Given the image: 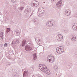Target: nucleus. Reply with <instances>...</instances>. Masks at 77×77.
<instances>
[{
	"instance_id": "nucleus-13",
	"label": "nucleus",
	"mask_w": 77,
	"mask_h": 77,
	"mask_svg": "<svg viewBox=\"0 0 77 77\" xmlns=\"http://www.w3.org/2000/svg\"><path fill=\"white\" fill-rule=\"evenodd\" d=\"M36 51V53H34L33 54V59L34 60H35V59H36V58H37V57H36V54H37V52L36 51Z\"/></svg>"
},
{
	"instance_id": "nucleus-16",
	"label": "nucleus",
	"mask_w": 77,
	"mask_h": 77,
	"mask_svg": "<svg viewBox=\"0 0 77 77\" xmlns=\"http://www.w3.org/2000/svg\"><path fill=\"white\" fill-rule=\"evenodd\" d=\"M72 29L74 30H77V25H74L72 26Z\"/></svg>"
},
{
	"instance_id": "nucleus-34",
	"label": "nucleus",
	"mask_w": 77,
	"mask_h": 77,
	"mask_svg": "<svg viewBox=\"0 0 77 77\" xmlns=\"http://www.w3.org/2000/svg\"><path fill=\"white\" fill-rule=\"evenodd\" d=\"M28 44H32V42H28Z\"/></svg>"
},
{
	"instance_id": "nucleus-14",
	"label": "nucleus",
	"mask_w": 77,
	"mask_h": 77,
	"mask_svg": "<svg viewBox=\"0 0 77 77\" xmlns=\"http://www.w3.org/2000/svg\"><path fill=\"white\" fill-rule=\"evenodd\" d=\"M26 40H24L23 41L22 44H21V45H22V47L24 46V45H26Z\"/></svg>"
},
{
	"instance_id": "nucleus-12",
	"label": "nucleus",
	"mask_w": 77,
	"mask_h": 77,
	"mask_svg": "<svg viewBox=\"0 0 77 77\" xmlns=\"http://www.w3.org/2000/svg\"><path fill=\"white\" fill-rule=\"evenodd\" d=\"M61 3H62V2H59L56 4V6L58 8H60V6H61Z\"/></svg>"
},
{
	"instance_id": "nucleus-17",
	"label": "nucleus",
	"mask_w": 77,
	"mask_h": 77,
	"mask_svg": "<svg viewBox=\"0 0 77 77\" xmlns=\"http://www.w3.org/2000/svg\"><path fill=\"white\" fill-rule=\"evenodd\" d=\"M53 68L55 71H57V70H58V67H57V65H54Z\"/></svg>"
},
{
	"instance_id": "nucleus-11",
	"label": "nucleus",
	"mask_w": 77,
	"mask_h": 77,
	"mask_svg": "<svg viewBox=\"0 0 77 77\" xmlns=\"http://www.w3.org/2000/svg\"><path fill=\"white\" fill-rule=\"evenodd\" d=\"M71 39L72 41H76V37L74 35H72L71 37Z\"/></svg>"
},
{
	"instance_id": "nucleus-7",
	"label": "nucleus",
	"mask_w": 77,
	"mask_h": 77,
	"mask_svg": "<svg viewBox=\"0 0 77 77\" xmlns=\"http://www.w3.org/2000/svg\"><path fill=\"white\" fill-rule=\"evenodd\" d=\"M31 12V9L30 8H28L27 9L25 10L24 12L26 14H28L29 12Z\"/></svg>"
},
{
	"instance_id": "nucleus-26",
	"label": "nucleus",
	"mask_w": 77,
	"mask_h": 77,
	"mask_svg": "<svg viewBox=\"0 0 77 77\" xmlns=\"http://www.w3.org/2000/svg\"><path fill=\"white\" fill-rule=\"evenodd\" d=\"M6 65L8 66H9V65H10V63H9V62H8L6 63Z\"/></svg>"
},
{
	"instance_id": "nucleus-19",
	"label": "nucleus",
	"mask_w": 77,
	"mask_h": 77,
	"mask_svg": "<svg viewBox=\"0 0 77 77\" xmlns=\"http://www.w3.org/2000/svg\"><path fill=\"white\" fill-rule=\"evenodd\" d=\"M15 42L14 43V41H13L12 42L13 44H17V43H19V41H18V39L15 40Z\"/></svg>"
},
{
	"instance_id": "nucleus-10",
	"label": "nucleus",
	"mask_w": 77,
	"mask_h": 77,
	"mask_svg": "<svg viewBox=\"0 0 77 77\" xmlns=\"http://www.w3.org/2000/svg\"><path fill=\"white\" fill-rule=\"evenodd\" d=\"M65 14L66 15H69L71 14V11L69 10H67L65 11Z\"/></svg>"
},
{
	"instance_id": "nucleus-33",
	"label": "nucleus",
	"mask_w": 77,
	"mask_h": 77,
	"mask_svg": "<svg viewBox=\"0 0 77 77\" xmlns=\"http://www.w3.org/2000/svg\"><path fill=\"white\" fill-rule=\"evenodd\" d=\"M2 46H3V45H2V42H0V47H2Z\"/></svg>"
},
{
	"instance_id": "nucleus-27",
	"label": "nucleus",
	"mask_w": 77,
	"mask_h": 77,
	"mask_svg": "<svg viewBox=\"0 0 77 77\" xmlns=\"http://www.w3.org/2000/svg\"><path fill=\"white\" fill-rule=\"evenodd\" d=\"M64 32L65 33H66V32H68V29H64Z\"/></svg>"
},
{
	"instance_id": "nucleus-38",
	"label": "nucleus",
	"mask_w": 77,
	"mask_h": 77,
	"mask_svg": "<svg viewBox=\"0 0 77 77\" xmlns=\"http://www.w3.org/2000/svg\"><path fill=\"white\" fill-rule=\"evenodd\" d=\"M35 77V75H34L32 76V77Z\"/></svg>"
},
{
	"instance_id": "nucleus-39",
	"label": "nucleus",
	"mask_w": 77,
	"mask_h": 77,
	"mask_svg": "<svg viewBox=\"0 0 77 77\" xmlns=\"http://www.w3.org/2000/svg\"><path fill=\"white\" fill-rule=\"evenodd\" d=\"M44 3H45V2H44Z\"/></svg>"
},
{
	"instance_id": "nucleus-21",
	"label": "nucleus",
	"mask_w": 77,
	"mask_h": 77,
	"mask_svg": "<svg viewBox=\"0 0 77 77\" xmlns=\"http://www.w3.org/2000/svg\"><path fill=\"white\" fill-rule=\"evenodd\" d=\"M10 30L11 29L10 28H7L6 29V32L7 33H8V32H9Z\"/></svg>"
},
{
	"instance_id": "nucleus-32",
	"label": "nucleus",
	"mask_w": 77,
	"mask_h": 77,
	"mask_svg": "<svg viewBox=\"0 0 77 77\" xmlns=\"http://www.w3.org/2000/svg\"><path fill=\"white\" fill-rule=\"evenodd\" d=\"M7 45H8V43H5L4 45V46L5 47H7Z\"/></svg>"
},
{
	"instance_id": "nucleus-30",
	"label": "nucleus",
	"mask_w": 77,
	"mask_h": 77,
	"mask_svg": "<svg viewBox=\"0 0 77 77\" xmlns=\"http://www.w3.org/2000/svg\"><path fill=\"white\" fill-rule=\"evenodd\" d=\"M11 1L12 3H15L16 2V0H11Z\"/></svg>"
},
{
	"instance_id": "nucleus-8",
	"label": "nucleus",
	"mask_w": 77,
	"mask_h": 77,
	"mask_svg": "<svg viewBox=\"0 0 77 77\" xmlns=\"http://www.w3.org/2000/svg\"><path fill=\"white\" fill-rule=\"evenodd\" d=\"M43 72L48 75H50V74H51V72L50 70L47 69V68L46 69V70H45V71Z\"/></svg>"
},
{
	"instance_id": "nucleus-25",
	"label": "nucleus",
	"mask_w": 77,
	"mask_h": 77,
	"mask_svg": "<svg viewBox=\"0 0 77 77\" xmlns=\"http://www.w3.org/2000/svg\"><path fill=\"white\" fill-rule=\"evenodd\" d=\"M40 40H39L38 41V42H37V44H38L39 45L41 44V42Z\"/></svg>"
},
{
	"instance_id": "nucleus-35",
	"label": "nucleus",
	"mask_w": 77,
	"mask_h": 77,
	"mask_svg": "<svg viewBox=\"0 0 77 77\" xmlns=\"http://www.w3.org/2000/svg\"><path fill=\"white\" fill-rule=\"evenodd\" d=\"M56 0H51V2H55Z\"/></svg>"
},
{
	"instance_id": "nucleus-20",
	"label": "nucleus",
	"mask_w": 77,
	"mask_h": 77,
	"mask_svg": "<svg viewBox=\"0 0 77 77\" xmlns=\"http://www.w3.org/2000/svg\"><path fill=\"white\" fill-rule=\"evenodd\" d=\"M16 35H17V36L20 35V32H19V31H18V30H16Z\"/></svg>"
},
{
	"instance_id": "nucleus-29",
	"label": "nucleus",
	"mask_w": 77,
	"mask_h": 77,
	"mask_svg": "<svg viewBox=\"0 0 77 77\" xmlns=\"http://www.w3.org/2000/svg\"><path fill=\"white\" fill-rule=\"evenodd\" d=\"M23 9H24V7H21V8H20V10H21V11H22Z\"/></svg>"
},
{
	"instance_id": "nucleus-18",
	"label": "nucleus",
	"mask_w": 77,
	"mask_h": 77,
	"mask_svg": "<svg viewBox=\"0 0 77 77\" xmlns=\"http://www.w3.org/2000/svg\"><path fill=\"white\" fill-rule=\"evenodd\" d=\"M22 4L23 5V6H24L25 5H27V4H28V2H27V1H23Z\"/></svg>"
},
{
	"instance_id": "nucleus-37",
	"label": "nucleus",
	"mask_w": 77,
	"mask_h": 77,
	"mask_svg": "<svg viewBox=\"0 0 77 77\" xmlns=\"http://www.w3.org/2000/svg\"><path fill=\"white\" fill-rule=\"evenodd\" d=\"M35 25H37V24H38V23H35Z\"/></svg>"
},
{
	"instance_id": "nucleus-24",
	"label": "nucleus",
	"mask_w": 77,
	"mask_h": 77,
	"mask_svg": "<svg viewBox=\"0 0 77 77\" xmlns=\"http://www.w3.org/2000/svg\"><path fill=\"white\" fill-rule=\"evenodd\" d=\"M40 40V39H39V38H38V37H36L35 38V41H36V42L37 41L38 42V41H39Z\"/></svg>"
},
{
	"instance_id": "nucleus-9",
	"label": "nucleus",
	"mask_w": 77,
	"mask_h": 77,
	"mask_svg": "<svg viewBox=\"0 0 77 77\" xmlns=\"http://www.w3.org/2000/svg\"><path fill=\"white\" fill-rule=\"evenodd\" d=\"M25 48L26 51H29L31 50L32 49V48L29 46H26L25 47Z\"/></svg>"
},
{
	"instance_id": "nucleus-31",
	"label": "nucleus",
	"mask_w": 77,
	"mask_h": 77,
	"mask_svg": "<svg viewBox=\"0 0 77 77\" xmlns=\"http://www.w3.org/2000/svg\"><path fill=\"white\" fill-rule=\"evenodd\" d=\"M35 3V1H32L31 2V4L32 5H33V3Z\"/></svg>"
},
{
	"instance_id": "nucleus-1",
	"label": "nucleus",
	"mask_w": 77,
	"mask_h": 77,
	"mask_svg": "<svg viewBox=\"0 0 77 77\" xmlns=\"http://www.w3.org/2000/svg\"><path fill=\"white\" fill-rule=\"evenodd\" d=\"M44 13V8L42 7H40L38 11V15L40 16V15H43V14Z\"/></svg>"
},
{
	"instance_id": "nucleus-23",
	"label": "nucleus",
	"mask_w": 77,
	"mask_h": 77,
	"mask_svg": "<svg viewBox=\"0 0 77 77\" xmlns=\"http://www.w3.org/2000/svg\"><path fill=\"white\" fill-rule=\"evenodd\" d=\"M33 21H34V22H35V23H36L37 22V20H38V19H37V18H33Z\"/></svg>"
},
{
	"instance_id": "nucleus-28",
	"label": "nucleus",
	"mask_w": 77,
	"mask_h": 77,
	"mask_svg": "<svg viewBox=\"0 0 77 77\" xmlns=\"http://www.w3.org/2000/svg\"><path fill=\"white\" fill-rule=\"evenodd\" d=\"M32 6H34V7H36V6L35 5V4L34 3H33V4H32Z\"/></svg>"
},
{
	"instance_id": "nucleus-5",
	"label": "nucleus",
	"mask_w": 77,
	"mask_h": 77,
	"mask_svg": "<svg viewBox=\"0 0 77 77\" xmlns=\"http://www.w3.org/2000/svg\"><path fill=\"white\" fill-rule=\"evenodd\" d=\"M46 25L49 27H52V26H53V22L52 21H49L47 23Z\"/></svg>"
},
{
	"instance_id": "nucleus-40",
	"label": "nucleus",
	"mask_w": 77,
	"mask_h": 77,
	"mask_svg": "<svg viewBox=\"0 0 77 77\" xmlns=\"http://www.w3.org/2000/svg\"><path fill=\"white\" fill-rule=\"evenodd\" d=\"M48 40V41H49V40Z\"/></svg>"
},
{
	"instance_id": "nucleus-6",
	"label": "nucleus",
	"mask_w": 77,
	"mask_h": 77,
	"mask_svg": "<svg viewBox=\"0 0 77 77\" xmlns=\"http://www.w3.org/2000/svg\"><path fill=\"white\" fill-rule=\"evenodd\" d=\"M57 39L59 41H62L63 38V36L60 34L57 35Z\"/></svg>"
},
{
	"instance_id": "nucleus-22",
	"label": "nucleus",
	"mask_w": 77,
	"mask_h": 77,
	"mask_svg": "<svg viewBox=\"0 0 77 77\" xmlns=\"http://www.w3.org/2000/svg\"><path fill=\"white\" fill-rule=\"evenodd\" d=\"M3 36V32H1V33L0 34V37L2 38Z\"/></svg>"
},
{
	"instance_id": "nucleus-2",
	"label": "nucleus",
	"mask_w": 77,
	"mask_h": 77,
	"mask_svg": "<svg viewBox=\"0 0 77 77\" xmlns=\"http://www.w3.org/2000/svg\"><path fill=\"white\" fill-rule=\"evenodd\" d=\"M48 59V62H50L51 63H52L54 61V57H53V56L52 55H49L47 58Z\"/></svg>"
},
{
	"instance_id": "nucleus-4",
	"label": "nucleus",
	"mask_w": 77,
	"mask_h": 77,
	"mask_svg": "<svg viewBox=\"0 0 77 77\" xmlns=\"http://www.w3.org/2000/svg\"><path fill=\"white\" fill-rule=\"evenodd\" d=\"M39 67L41 70L43 71V72H44L47 68V66L44 64H40L39 66Z\"/></svg>"
},
{
	"instance_id": "nucleus-15",
	"label": "nucleus",
	"mask_w": 77,
	"mask_h": 77,
	"mask_svg": "<svg viewBox=\"0 0 77 77\" xmlns=\"http://www.w3.org/2000/svg\"><path fill=\"white\" fill-rule=\"evenodd\" d=\"M28 73H29L27 71H24L23 73L24 77H25V76H26V77H27L28 75Z\"/></svg>"
},
{
	"instance_id": "nucleus-36",
	"label": "nucleus",
	"mask_w": 77,
	"mask_h": 77,
	"mask_svg": "<svg viewBox=\"0 0 77 77\" xmlns=\"http://www.w3.org/2000/svg\"><path fill=\"white\" fill-rule=\"evenodd\" d=\"M66 44L67 45H69V43H67Z\"/></svg>"
},
{
	"instance_id": "nucleus-3",
	"label": "nucleus",
	"mask_w": 77,
	"mask_h": 77,
	"mask_svg": "<svg viewBox=\"0 0 77 77\" xmlns=\"http://www.w3.org/2000/svg\"><path fill=\"white\" fill-rule=\"evenodd\" d=\"M56 51L58 53H63L64 51V48L62 46L59 47L57 48Z\"/></svg>"
}]
</instances>
